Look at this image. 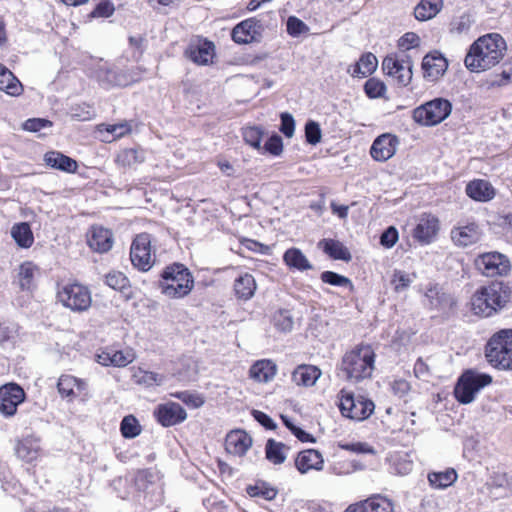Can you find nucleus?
Masks as SVG:
<instances>
[{"instance_id": "nucleus-1", "label": "nucleus", "mask_w": 512, "mask_h": 512, "mask_svg": "<svg viewBox=\"0 0 512 512\" xmlns=\"http://www.w3.org/2000/svg\"><path fill=\"white\" fill-rule=\"evenodd\" d=\"M506 43L497 33L479 37L469 48L464 63L471 72L488 70L498 64L504 57Z\"/></svg>"}, {"instance_id": "nucleus-2", "label": "nucleus", "mask_w": 512, "mask_h": 512, "mask_svg": "<svg viewBox=\"0 0 512 512\" xmlns=\"http://www.w3.org/2000/svg\"><path fill=\"white\" fill-rule=\"evenodd\" d=\"M511 288L503 282H493L475 291L471 298L474 314L490 317L504 309L511 300Z\"/></svg>"}, {"instance_id": "nucleus-3", "label": "nucleus", "mask_w": 512, "mask_h": 512, "mask_svg": "<svg viewBox=\"0 0 512 512\" xmlns=\"http://www.w3.org/2000/svg\"><path fill=\"white\" fill-rule=\"evenodd\" d=\"M374 364V350L370 345L361 344L344 354L340 370L347 380L360 382L372 376Z\"/></svg>"}, {"instance_id": "nucleus-4", "label": "nucleus", "mask_w": 512, "mask_h": 512, "mask_svg": "<svg viewBox=\"0 0 512 512\" xmlns=\"http://www.w3.org/2000/svg\"><path fill=\"white\" fill-rule=\"evenodd\" d=\"M161 277L162 293L171 298H182L188 295L194 286L189 269L180 263L167 266L161 273Z\"/></svg>"}, {"instance_id": "nucleus-5", "label": "nucleus", "mask_w": 512, "mask_h": 512, "mask_svg": "<svg viewBox=\"0 0 512 512\" xmlns=\"http://www.w3.org/2000/svg\"><path fill=\"white\" fill-rule=\"evenodd\" d=\"M485 356L494 367L502 370L512 369V329L495 333L486 344Z\"/></svg>"}, {"instance_id": "nucleus-6", "label": "nucleus", "mask_w": 512, "mask_h": 512, "mask_svg": "<svg viewBox=\"0 0 512 512\" xmlns=\"http://www.w3.org/2000/svg\"><path fill=\"white\" fill-rule=\"evenodd\" d=\"M491 382L492 377L489 374L466 370L455 385V398L461 404H469L475 399V395Z\"/></svg>"}, {"instance_id": "nucleus-7", "label": "nucleus", "mask_w": 512, "mask_h": 512, "mask_svg": "<svg viewBox=\"0 0 512 512\" xmlns=\"http://www.w3.org/2000/svg\"><path fill=\"white\" fill-rule=\"evenodd\" d=\"M452 111V104L444 98H435L413 111L415 122L424 126H434L444 121Z\"/></svg>"}, {"instance_id": "nucleus-8", "label": "nucleus", "mask_w": 512, "mask_h": 512, "mask_svg": "<svg viewBox=\"0 0 512 512\" xmlns=\"http://www.w3.org/2000/svg\"><path fill=\"white\" fill-rule=\"evenodd\" d=\"M57 299L63 306L76 312L86 311L92 302L89 289L77 283L64 285L58 290Z\"/></svg>"}, {"instance_id": "nucleus-9", "label": "nucleus", "mask_w": 512, "mask_h": 512, "mask_svg": "<svg viewBox=\"0 0 512 512\" xmlns=\"http://www.w3.org/2000/svg\"><path fill=\"white\" fill-rule=\"evenodd\" d=\"M151 236L148 233L137 235L130 248L132 265L140 271H148L153 266L151 257Z\"/></svg>"}, {"instance_id": "nucleus-10", "label": "nucleus", "mask_w": 512, "mask_h": 512, "mask_svg": "<svg viewBox=\"0 0 512 512\" xmlns=\"http://www.w3.org/2000/svg\"><path fill=\"white\" fill-rule=\"evenodd\" d=\"M413 63L411 58L406 55L405 58L398 59L395 56L388 55L382 62V69L388 75L395 77L398 84L407 86L412 80Z\"/></svg>"}, {"instance_id": "nucleus-11", "label": "nucleus", "mask_w": 512, "mask_h": 512, "mask_svg": "<svg viewBox=\"0 0 512 512\" xmlns=\"http://www.w3.org/2000/svg\"><path fill=\"white\" fill-rule=\"evenodd\" d=\"M24 389L16 383L0 387V413L6 417L16 414L17 407L25 400Z\"/></svg>"}, {"instance_id": "nucleus-12", "label": "nucleus", "mask_w": 512, "mask_h": 512, "mask_svg": "<svg viewBox=\"0 0 512 512\" xmlns=\"http://www.w3.org/2000/svg\"><path fill=\"white\" fill-rule=\"evenodd\" d=\"M264 26L255 18H248L238 23L232 30V39L238 44H249L260 41Z\"/></svg>"}, {"instance_id": "nucleus-13", "label": "nucleus", "mask_w": 512, "mask_h": 512, "mask_svg": "<svg viewBox=\"0 0 512 512\" xmlns=\"http://www.w3.org/2000/svg\"><path fill=\"white\" fill-rule=\"evenodd\" d=\"M425 298L431 310H437L445 315L453 312L456 306V299L437 284L427 288Z\"/></svg>"}, {"instance_id": "nucleus-14", "label": "nucleus", "mask_w": 512, "mask_h": 512, "mask_svg": "<svg viewBox=\"0 0 512 512\" xmlns=\"http://www.w3.org/2000/svg\"><path fill=\"white\" fill-rule=\"evenodd\" d=\"M476 263L487 276L506 275L510 270L508 258L498 252L482 254Z\"/></svg>"}, {"instance_id": "nucleus-15", "label": "nucleus", "mask_w": 512, "mask_h": 512, "mask_svg": "<svg viewBox=\"0 0 512 512\" xmlns=\"http://www.w3.org/2000/svg\"><path fill=\"white\" fill-rule=\"evenodd\" d=\"M154 415L158 422L164 427L177 425L187 418V413L184 408L175 402L158 405Z\"/></svg>"}, {"instance_id": "nucleus-16", "label": "nucleus", "mask_w": 512, "mask_h": 512, "mask_svg": "<svg viewBox=\"0 0 512 512\" xmlns=\"http://www.w3.org/2000/svg\"><path fill=\"white\" fill-rule=\"evenodd\" d=\"M397 145L398 139L396 136L388 133L382 134L374 140L370 148L371 157L376 161L385 162L393 157Z\"/></svg>"}, {"instance_id": "nucleus-17", "label": "nucleus", "mask_w": 512, "mask_h": 512, "mask_svg": "<svg viewBox=\"0 0 512 512\" xmlns=\"http://www.w3.org/2000/svg\"><path fill=\"white\" fill-rule=\"evenodd\" d=\"M448 62L446 58L438 52L429 53L424 56L422 69L424 77L431 80H438L446 72Z\"/></svg>"}, {"instance_id": "nucleus-18", "label": "nucleus", "mask_w": 512, "mask_h": 512, "mask_svg": "<svg viewBox=\"0 0 512 512\" xmlns=\"http://www.w3.org/2000/svg\"><path fill=\"white\" fill-rule=\"evenodd\" d=\"M87 243L93 251L106 253L112 248L113 234L109 229L93 226L88 234Z\"/></svg>"}, {"instance_id": "nucleus-19", "label": "nucleus", "mask_w": 512, "mask_h": 512, "mask_svg": "<svg viewBox=\"0 0 512 512\" xmlns=\"http://www.w3.org/2000/svg\"><path fill=\"white\" fill-rule=\"evenodd\" d=\"M214 44L207 40H198L187 48L186 56L196 64L206 65L214 56Z\"/></svg>"}, {"instance_id": "nucleus-20", "label": "nucleus", "mask_w": 512, "mask_h": 512, "mask_svg": "<svg viewBox=\"0 0 512 512\" xmlns=\"http://www.w3.org/2000/svg\"><path fill=\"white\" fill-rule=\"evenodd\" d=\"M252 445V438L242 430H234L225 439L226 451L230 454L243 456Z\"/></svg>"}, {"instance_id": "nucleus-21", "label": "nucleus", "mask_w": 512, "mask_h": 512, "mask_svg": "<svg viewBox=\"0 0 512 512\" xmlns=\"http://www.w3.org/2000/svg\"><path fill=\"white\" fill-rule=\"evenodd\" d=\"M466 194L478 202H488L495 197L496 191L490 182L484 179H475L466 185Z\"/></svg>"}, {"instance_id": "nucleus-22", "label": "nucleus", "mask_w": 512, "mask_h": 512, "mask_svg": "<svg viewBox=\"0 0 512 512\" xmlns=\"http://www.w3.org/2000/svg\"><path fill=\"white\" fill-rule=\"evenodd\" d=\"M439 229L438 219L431 215H424L416 225L413 236L419 242L428 244L435 237Z\"/></svg>"}, {"instance_id": "nucleus-23", "label": "nucleus", "mask_w": 512, "mask_h": 512, "mask_svg": "<svg viewBox=\"0 0 512 512\" xmlns=\"http://www.w3.org/2000/svg\"><path fill=\"white\" fill-rule=\"evenodd\" d=\"M322 454L315 449H308L300 452L295 460V466L301 474L307 473L309 470L323 469Z\"/></svg>"}, {"instance_id": "nucleus-24", "label": "nucleus", "mask_w": 512, "mask_h": 512, "mask_svg": "<svg viewBox=\"0 0 512 512\" xmlns=\"http://www.w3.org/2000/svg\"><path fill=\"white\" fill-rule=\"evenodd\" d=\"M43 160L47 166L66 173H75L78 168L76 160L59 151L46 152Z\"/></svg>"}, {"instance_id": "nucleus-25", "label": "nucleus", "mask_w": 512, "mask_h": 512, "mask_svg": "<svg viewBox=\"0 0 512 512\" xmlns=\"http://www.w3.org/2000/svg\"><path fill=\"white\" fill-rule=\"evenodd\" d=\"M480 232L475 223L452 229L451 238L453 242L462 247H467L480 240Z\"/></svg>"}, {"instance_id": "nucleus-26", "label": "nucleus", "mask_w": 512, "mask_h": 512, "mask_svg": "<svg viewBox=\"0 0 512 512\" xmlns=\"http://www.w3.org/2000/svg\"><path fill=\"white\" fill-rule=\"evenodd\" d=\"M322 372L314 365L302 364L292 373V381L298 386L311 387L315 385Z\"/></svg>"}, {"instance_id": "nucleus-27", "label": "nucleus", "mask_w": 512, "mask_h": 512, "mask_svg": "<svg viewBox=\"0 0 512 512\" xmlns=\"http://www.w3.org/2000/svg\"><path fill=\"white\" fill-rule=\"evenodd\" d=\"M145 161V153L142 149L127 148L121 150L115 159L116 164L123 169H131Z\"/></svg>"}, {"instance_id": "nucleus-28", "label": "nucleus", "mask_w": 512, "mask_h": 512, "mask_svg": "<svg viewBox=\"0 0 512 512\" xmlns=\"http://www.w3.org/2000/svg\"><path fill=\"white\" fill-rule=\"evenodd\" d=\"M443 0H421L414 8L415 18L427 21L434 18L442 9Z\"/></svg>"}, {"instance_id": "nucleus-29", "label": "nucleus", "mask_w": 512, "mask_h": 512, "mask_svg": "<svg viewBox=\"0 0 512 512\" xmlns=\"http://www.w3.org/2000/svg\"><path fill=\"white\" fill-rule=\"evenodd\" d=\"M323 251L335 260L349 262L352 259L351 253L340 241L333 239H323L319 242Z\"/></svg>"}, {"instance_id": "nucleus-30", "label": "nucleus", "mask_w": 512, "mask_h": 512, "mask_svg": "<svg viewBox=\"0 0 512 512\" xmlns=\"http://www.w3.org/2000/svg\"><path fill=\"white\" fill-rule=\"evenodd\" d=\"M283 261L289 268L299 271L310 270L313 268L309 260L298 248H289L283 255Z\"/></svg>"}, {"instance_id": "nucleus-31", "label": "nucleus", "mask_w": 512, "mask_h": 512, "mask_svg": "<svg viewBox=\"0 0 512 512\" xmlns=\"http://www.w3.org/2000/svg\"><path fill=\"white\" fill-rule=\"evenodd\" d=\"M39 450L40 445L38 440L27 437L17 443L16 455L26 462H32L38 457Z\"/></svg>"}, {"instance_id": "nucleus-32", "label": "nucleus", "mask_w": 512, "mask_h": 512, "mask_svg": "<svg viewBox=\"0 0 512 512\" xmlns=\"http://www.w3.org/2000/svg\"><path fill=\"white\" fill-rule=\"evenodd\" d=\"M276 374V366L269 360L257 361L250 368V377L258 382H268Z\"/></svg>"}, {"instance_id": "nucleus-33", "label": "nucleus", "mask_w": 512, "mask_h": 512, "mask_svg": "<svg viewBox=\"0 0 512 512\" xmlns=\"http://www.w3.org/2000/svg\"><path fill=\"white\" fill-rule=\"evenodd\" d=\"M255 290V279L252 275L248 273L239 276L234 282L235 294L240 299H250L254 295Z\"/></svg>"}, {"instance_id": "nucleus-34", "label": "nucleus", "mask_w": 512, "mask_h": 512, "mask_svg": "<svg viewBox=\"0 0 512 512\" xmlns=\"http://www.w3.org/2000/svg\"><path fill=\"white\" fill-rule=\"evenodd\" d=\"M286 450H289V448L284 443L277 442L272 438L268 439L265 445L266 458L274 465L285 462L287 458Z\"/></svg>"}, {"instance_id": "nucleus-35", "label": "nucleus", "mask_w": 512, "mask_h": 512, "mask_svg": "<svg viewBox=\"0 0 512 512\" xmlns=\"http://www.w3.org/2000/svg\"><path fill=\"white\" fill-rule=\"evenodd\" d=\"M11 236L15 242L23 248H29L34 241L33 233L27 222H21L13 225Z\"/></svg>"}, {"instance_id": "nucleus-36", "label": "nucleus", "mask_w": 512, "mask_h": 512, "mask_svg": "<svg viewBox=\"0 0 512 512\" xmlns=\"http://www.w3.org/2000/svg\"><path fill=\"white\" fill-rule=\"evenodd\" d=\"M38 268L32 262H24L18 268V284L21 290H30L34 285V277Z\"/></svg>"}, {"instance_id": "nucleus-37", "label": "nucleus", "mask_w": 512, "mask_h": 512, "mask_svg": "<svg viewBox=\"0 0 512 512\" xmlns=\"http://www.w3.org/2000/svg\"><path fill=\"white\" fill-rule=\"evenodd\" d=\"M106 284L114 290L123 293L127 298L131 296L129 279L119 271H113L106 275Z\"/></svg>"}, {"instance_id": "nucleus-38", "label": "nucleus", "mask_w": 512, "mask_h": 512, "mask_svg": "<svg viewBox=\"0 0 512 512\" xmlns=\"http://www.w3.org/2000/svg\"><path fill=\"white\" fill-rule=\"evenodd\" d=\"M0 90H4L7 94L12 96H18L22 92V84L7 68L0 77Z\"/></svg>"}, {"instance_id": "nucleus-39", "label": "nucleus", "mask_w": 512, "mask_h": 512, "mask_svg": "<svg viewBox=\"0 0 512 512\" xmlns=\"http://www.w3.org/2000/svg\"><path fill=\"white\" fill-rule=\"evenodd\" d=\"M456 479L457 474L454 469H449L444 472H433L428 475L429 483L435 488H446L453 484Z\"/></svg>"}, {"instance_id": "nucleus-40", "label": "nucleus", "mask_w": 512, "mask_h": 512, "mask_svg": "<svg viewBox=\"0 0 512 512\" xmlns=\"http://www.w3.org/2000/svg\"><path fill=\"white\" fill-rule=\"evenodd\" d=\"M120 430L124 438L132 439L141 432V426L133 415L125 416L120 424Z\"/></svg>"}, {"instance_id": "nucleus-41", "label": "nucleus", "mask_w": 512, "mask_h": 512, "mask_svg": "<svg viewBox=\"0 0 512 512\" xmlns=\"http://www.w3.org/2000/svg\"><path fill=\"white\" fill-rule=\"evenodd\" d=\"M320 279L322 280V282L332 286L348 287L350 290H353L354 288L352 281L348 277L340 275L333 271L322 272L320 275Z\"/></svg>"}, {"instance_id": "nucleus-42", "label": "nucleus", "mask_w": 512, "mask_h": 512, "mask_svg": "<svg viewBox=\"0 0 512 512\" xmlns=\"http://www.w3.org/2000/svg\"><path fill=\"white\" fill-rule=\"evenodd\" d=\"M378 61L374 54L366 53L359 59L355 72L363 76L372 74L377 68Z\"/></svg>"}, {"instance_id": "nucleus-43", "label": "nucleus", "mask_w": 512, "mask_h": 512, "mask_svg": "<svg viewBox=\"0 0 512 512\" xmlns=\"http://www.w3.org/2000/svg\"><path fill=\"white\" fill-rule=\"evenodd\" d=\"M273 323L281 332H290L293 328V318L289 310L281 309L273 315Z\"/></svg>"}, {"instance_id": "nucleus-44", "label": "nucleus", "mask_w": 512, "mask_h": 512, "mask_svg": "<svg viewBox=\"0 0 512 512\" xmlns=\"http://www.w3.org/2000/svg\"><path fill=\"white\" fill-rule=\"evenodd\" d=\"M350 419L363 420L368 418L374 410V403L367 399H357Z\"/></svg>"}, {"instance_id": "nucleus-45", "label": "nucleus", "mask_w": 512, "mask_h": 512, "mask_svg": "<svg viewBox=\"0 0 512 512\" xmlns=\"http://www.w3.org/2000/svg\"><path fill=\"white\" fill-rule=\"evenodd\" d=\"M415 277V273L407 274L404 271L395 270L391 282L394 285V289L400 292L406 290Z\"/></svg>"}, {"instance_id": "nucleus-46", "label": "nucleus", "mask_w": 512, "mask_h": 512, "mask_svg": "<svg viewBox=\"0 0 512 512\" xmlns=\"http://www.w3.org/2000/svg\"><path fill=\"white\" fill-rule=\"evenodd\" d=\"M78 384V380L70 375H62L57 383L58 392L63 397H72L74 388Z\"/></svg>"}, {"instance_id": "nucleus-47", "label": "nucleus", "mask_w": 512, "mask_h": 512, "mask_svg": "<svg viewBox=\"0 0 512 512\" xmlns=\"http://www.w3.org/2000/svg\"><path fill=\"white\" fill-rule=\"evenodd\" d=\"M263 130L260 127H246L243 130V138L250 146L260 149L263 137Z\"/></svg>"}, {"instance_id": "nucleus-48", "label": "nucleus", "mask_w": 512, "mask_h": 512, "mask_svg": "<svg viewBox=\"0 0 512 512\" xmlns=\"http://www.w3.org/2000/svg\"><path fill=\"white\" fill-rule=\"evenodd\" d=\"M365 93L369 98L382 97L386 91V86L383 82L378 79L370 78L364 85Z\"/></svg>"}, {"instance_id": "nucleus-49", "label": "nucleus", "mask_w": 512, "mask_h": 512, "mask_svg": "<svg viewBox=\"0 0 512 512\" xmlns=\"http://www.w3.org/2000/svg\"><path fill=\"white\" fill-rule=\"evenodd\" d=\"M305 137L307 143L311 145L318 144L322 137L320 125L313 120H309L305 125Z\"/></svg>"}, {"instance_id": "nucleus-50", "label": "nucleus", "mask_w": 512, "mask_h": 512, "mask_svg": "<svg viewBox=\"0 0 512 512\" xmlns=\"http://www.w3.org/2000/svg\"><path fill=\"white\" fill-rule=\"evenodd\" d=\"M137 377V382L146 386H160L165 380L164 375L152 371H143Z\"/></svg>"}, {"instance_id": "nucleus-51", "label": "nucleus", "mask_w": 512, "mask_h": 512, "mask_svg": "<svg viewBox=\"0 0 512 512\" xmlns=\"http://www.w3.org/2000/svg\"><path fill=\"white\" fill-rule=\"evenodd\" d=\"M281 419L284 425L295 435V437L301 442H315L314 437L301 429L300 427L295 426L292 421L285 415H281Z\"/></svg>"}, {"instance_id": "nucleus-52", "label": "nucleus", "mask_w": 512, "mask_h": 512, "mask_svg": "<svg viewBox=\"0 0 512 512\" xmlns=\"http://www.w3.org/2000/svg\"><path fill=\"white\" fill-rule=\"evenodd\" d=\"M338 446L342 450L356 454H375L374 448L365 442L339 443Z\"/></svg>"}, {"instance_id": "nucleus-53", "label": "nucleus", "mask_w": 512, "mask_h": 512, "mask_svg": "<svg viewBox=\"0 0 512 512\" xmlns=\"http://www.w3.org/2000/svg\"><path fill=\"white\" fill-rule=\"evenodd\" d=\"M247 493L252 497L261 496L266 500H273L277 495V491L274 488L265 487L264 484L249 486Z\"/></svg>"}, {"instance_id": "nucleus-54", "label": "nucleus", "mask_w": 512, "mask_h": 512, "mask_svg": "<svg viewBox=\"0 0 512 512\" xmlns=\"http://www.w3.org/2000/svg\"><path fill=\"white\" fill-rule=\"evenodd\" d=\"M287 32L289 35L296 37L308 31V26L299 18L290 16L286 23Z\"/></svg>"}, {"instance_id": "nucleus-55", "label": "nucleus", "mask_w": 512, "mask_h": 512, "mask_svg": "<svg viewBox=\"0 0 512 512\" xmlns=\"http://www.w3.org/2000/svg\"><path fill=\"white\" fill-rule=\"evenodd\" d=\"M112 366L124 367L131 363L134 359V354L130 351L111 350Z\"/></svg>"}, {"instance_id": "nucleus-56", "label": "nucleus", "mask_w": 512, "mask_h": 512, "mask_svg": "<svg viewBox=\"0 0 512 512\" xmlns=\"http://www.w3.org/2000/svg\"><path fill=\"white\" fill-rule=\"evenodd\" d=\"M173 396H175L176 398L180 399L183 403L193 408H198L204 404V399L200 395L193 394L188 391L178 392Z\"/></svg>"}, {"instance_id": "nucleus-57", "label": "nucleus", "mask_w": 512, "mask_h": 512, "mask_svg": "<svg viewBox=\"0 0 512 512\" xmlns=\"http://www.w3.org/2000/svg\"><path fill=\"white\" fill-rule=\"evenodd\" d=\"M280 127L279 130L288 138L292 137L295 131V120L293 116L288 112H283L280 115Z\"/></svg>"}, {"instance_id": "nucleus-58", "label": "nucleus", "mask_w": 512, "mask_h": 512, "mask_svg": "<svg viewBox=\"0 0 512 512\" xmlns=\"http://www.w3.org/2000/svg\"><path fill=\"white\" fill-rule=\"evenodd\" d=\"M52 122L44 118H31L26 120L22 127L26 131L38 132L44 128L51 127Z\"/></svg>"}, {"instance_id": "nucleus-59", "label": "nucleus", "mask_w": 512, "mask_h": 512, "mask_svg": "<svg viewBox=\"0 0 512 512\" xmlns=\"http://www.w3.org/2000/svg\"><path fill=\"white\" fill-rule=\"evenodd\" d=\"M114 12V6L109 0H102L99 2L93 11L90 13V17H109Z\"/></svg>"}, {"instance_id": "nucleus-60", "label": "nucleus", "mask_w": 512, "mask_h": 512, "mask_svg": "<svg viewBox=\"0 0 512 512\" xmlns=\"http://www.w3.org/2000/svg\"><path fill=\"white\" fill-rule=\"evenodd\" d=\"M399 234L394 226H389L380 236V244L386 248H392L398 241Z\"/></svg>"}, {"instance_id": "nucleus-61", "label": "nucleus", "mask_w": 512, "mask_h": 512, "mask_svg": "<svg viewBox=\"0 0 512 512\" xmlns=\"http://www.w3.org/2000/svg\"><path fill=\"white\" fill-rule=\"evenodd\" d=\"M264 150L272 155H279L283 150L282 138L277 134L272 135L265 142Z\"/></svg>"}, {"instance_id": "nucleus-62", "label": "nucleus", "mask_w": 512, "mask_h": 512, "mask_svg": "<svg viewBox=\"0 0 512 512\" xmlns=\"http://www.w3.org/2000/svg\"><path fill=\"white\" fill-rule=\"evenodd\" d=\"M370 502V510L372 512H392V504L385 498L382 497H371L368 498Z\"/></svg>"}, {"instance_id": "nucleus-63", "label": "nucleus", "mask_w": 512, "mask_h": 512, "mask_svg": "<svg viewBox=\"0 0 512 512\" xmlns=\"http://www.w3.org/2000/svg\"><path fill=\"white\" fill-rule=\"evenodd\" d=\"M420 44V37L414 32L405 33L398 41V46L401 49L409 50L417 47Z\"/></svg>"}, {"instance_id": "nucleus-64", "label": "nucleus", "mask_w": 512, "mask_h": 512, "mask_svg": "<svg viewBox=\"0 0 512 512\" xmlns=\"http://www.w3.org/2000/svg\"><path fill=\"white\" fill-rule=\"evenodd\" d=\"M355 403L356 400L354 399L353 395H343L339 404L341 414L347 418H350L351 414L353 413L354 406L356 405Z\"/></svg>"}]
</instances>
